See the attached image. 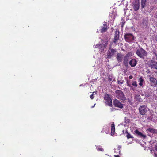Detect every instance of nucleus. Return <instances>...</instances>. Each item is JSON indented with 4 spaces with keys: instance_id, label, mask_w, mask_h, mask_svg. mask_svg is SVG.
Here are the masks:
<instances>
[{
    "instance_id": "38",
    "label": "nucleus",
    "mask_w": 157,
    "mask_h": 157,
    "mask_svg": "<svg viewBox=\"0 0 157 157\" xmlns=\"http://www.w3.org/2000/svg\"><path fill=\"white\" fill-rule=\"evenodd\" d=\"M128 120V122H129V120Z\"/></svg>"
},
{
    "instance_id": "18",
    "label": "nucleus",
    "mask_w": 157,
    "mask_h": 157,
    "mask_svg": "<svg viewBox=\"0 0 157 157\" xmlns=\"http://www.w3.org/2000/svg\"><path fill=\"white\" fill-rule=\"evenodd\" d=\"M102 41L104 44H103L102 45V46H104V48H106L108 43V38L106 37L105 39H104L102 40Z\"/></svg>"
},
{
    "instance_id": "25",
    "label": "nucleus",
    "mask_w": 157,
    "mask_h": 157,
    "mask_svg": "<svg viewBox=\"0 0 157 157\" xmlns=\"http://www.w3.org/2000/svg\"><path fill=\"white\" fill-rule=\"evenodd\" d=\"M146 0H141V7L142 8H144L146 5Z\"/></svg>"
},
{
    "instance_id": "9",
    "label": "nucleus",
    "mask_w": 157,
    "mask_h": 157,
    "mask_svg": "<svg viewBox=\"0 0 157 157\" xmlns=\"http://www.w3.org/2000/svg\"><path fill=\"white\" fill-rule=\"evenodd\" d=\"M113 105L115 107L121 109L123 107V105L118 100L116 99L113 101Z\"/></svg>"
},
{
    "instance_id": "21",
    "label": "nucleus",
    "mask_w": 157,
    "mask_h": 157,
    "mask_svg": "<svg viewBox=\"0 0 157 157\" xmlns=\"http://www.w3.org/2000/svg\"><path fill=\"white\" fill-rule=\"evenodd\" d=\"M146 131H149L150 132L153 133H157V130L152 128H147Z\"/></svg>"
},
{
    "instance_id": "29",
    "label": "nucleus",
    "mask_w": 157,
    "mask_h": 157,
    "mask_svg": "<svg viewBox=\"0 0 157 157\" xmlns=\"http://www.w3.org/2000/svg\"><path fill=\"white\" fill-rule=\"evenodd\" d=\"M118 84H123V82H120V81H118Z\"/></svg>"
},
{
    "instance_id": "10",
    "label": "nucleus",
    "mask_w": 157,
    "mask_h": 157,
    "mask_svg": "<svg viewBox=\"0 0 157 157\" xmlns=\"http://www.w3.org/2000/svg\"><path fill=\"white\" fill-rule=\"evenodd\" d=\"M107 22H104L103 24V26L102 27L101 29L100 30V32L102 33L105 32L108 29Z\"/></svg>"
},
{
    "instance_id": "22",
    "label": "nucleus",
    "mask_w": 157,
    "mask_h": 157,
    "mask_svg": "<svg viewBox=\"0 0 157 157\" xmlns=\"http://www.w3.org/2000/svg\"><path fill=\"white\" fill-rule=\"evenodd\" d=\"M139 85L140 86H142L143 85V82H144V79L143 78V77H140L139 79Z\"/></svg>"
},
{
    "instance_id": "33",
    "label": "nucleus",
    "mask_w": 157,
    "mask_h": 157,
    "mask_svg": "<svg viewBox=\"0 0 157 157\" xmlns=\"http://www.w3.org/2000/svg\"><path fill=\"white\" fill-rule=\"evenodd\" d=\"M112 78H109V81H111L112 80Z\"/></svg>"
},
{
    "instance_id": "31",
    "label": "nucleus",
    "mask_w": 157,
    "mask_h": 157,
    "mask_svg": "<svg viewBox=\"0 0 157 157\" xmlns=\"http://www.w3.org/2000/svg\"><path fill=\"white\" fill-rule=\"evenodd\" d=\"M99 149L100 151H102L103 150V149L102 148H99Z\"/></svg>"
},
{
    "instance_id": "28",
    "label": "nucleus",
    "mask_w": 157,
    "mask_h": 157,
    "mask_svg": "<svg viewBox=\"0 0 157 157\" xmlns=\"http://www.w3.org/2000/svg\"><path fill=\"white\" fill-rule=\"evenodd\" d=\"M110 109L111 112L114 111L115 110V108H111Z\"/></svg>"
},
{
    "instance_id": "14",
    "label": "nucleus",
    "mask_w": 157,
    "mask_h": 157,
    "mask_svg": "<svg viewBox=\"0 0 157 157\" xmlns=\"http://www.w3.org/2000/svg\"><path fill=\"white\" fill-rule=\"evenodd\" d=\"M103 44H97L96 45L95 48H98L101 51V52L103 51L105 48H104V46H102V45Z\"/></svg>"
},
{
    "instance_id": "5",
    "label": "nucleus",
    "mask_w": 157,
    "mask_h": 157,
    "mask_svg": "<svg viewBox=\"0 0 157 157\" xmlns=\"http://www.w3.org/2000/svg\"><path fill=\"white\" fill-rule=\"evenodd\" d=\"M148 109L147 106L145 105L140 106L139 108V112L140 114L142 115H145Z\"/></svg>"
},
{
    "instance_id": "32",
    "label": "nucleus",
    "mask_w": 157,
    "mask_h": 157,
    "mask_svg": "<svg viewBox=\"0 0 157 157\" xmlns=\"http://www.w3.org/2000/svg\"><path fill=\"white\" fill-rule=\"evenodd\" d=\"M155 149L156 151H157V145L155 146Z\"/></svg>"
},
{
    "instance_id": "20",
    "label": "nucleus",
    "mask_w": 157,
    "mask_h": 157,
    "mask_svg": "<svg viewBox=\"0 0 157 157\" xmlns=\"http://www.w3.org/2000/svg\"><path fill=\"white\" fill-rule=\"evenodd\" d=\"M111 134L113 135L115 132V125L114 122H113L111 125Z\"/></svg>"
},
{
    "instance_id": "27",
    "label": "nucleus",
    "mask_w": 157,
    "mask_h": 157,
    "mask_svg": "<svg viewBox=\"0 0 157 157\" xmlns=\"http://www.w3.org/2000/svg\"><path fill=\"white\" fill-rule=\"evenodd\" d=\"M94 93V92H93V93L91 95H90V98H91V99H93L94 98V96H93V95H94V94H93Z\"/></svg>"
},
{
    "instance_id": "8",
    "label": "nucleus",
    "mask_w": 157,
    "mask_h": 157,
    "mask_svg": "<svg viewBox=\"0 0 157 157\" xmlns=\"http://www.w3.org/2000/svg\"><path fill=\"white\" fill-rule=\"evenodd\" d=\"M154 61L155 60H152L148 61V64L149 65V66L152 68H154L156 69L157 66V62H155Z\"/></svg>"
},
{
    "instance_id": "15",
    "label": "nucleus",
    "mask_w": 157,
    "mask_h": 157,
    "mask_svg": "<svg viewBox=\"0 0 157 157\" xmlns=\"http://www.w3.org/2000/svg\"><path fill=\"white\" fill-rule=\"evenodd\" d=\"M128 85L130 87H131V88H132V90L134 91L135 90L134 88L136 87L137 86V84L136 81H133L132 83V86H131L130 85L128 84Z\"/></svg>"
},
{
    "instance_id": "24",
    "label": "nucleus",
    "mask_w": 157,
    "mask_h": 157,
    "mask_svg": "<svg viewBox=\"0 0 157 157\" xmlns=\"http://www.w3.org/2000/svg\"><path fill=\"white\" fill-rule=\"evenodd\" d=\"M136 100L138 102H140L141 101V99L140 95H136L135 96Z\"/></svg>"
},
{
    "instance_id": "23",
    "label": "nucleus",
    "mask_w": 157,
    "mask_h": 157,
    "mask_svg": "<svg viewBox=\"0 0 157 157\" xmlns=\"http://www.w3.org/2000/svg\"><path fill=\"white\" fill-rule=\"evenodd\" d=\"M152 59L154 60H157V53L156 52L153 53Z\"/></svg>"
},
{
    "instance_id": "30",
    "label": "nucleus",
    "mask_w": 157,
    "mask_h": 157,
    "mask_svg": "<svg viewBox=\"0 0 157 157\" xmlns=\"http://www.w3.org/2000/svg\"><path fill=\"white\" fill-rule=\"evenodd\" d=\"M133 78V76L132 75H130L129 76V78L130 79H132Z\"/></svg>"
},
{
    "instance_id": "4",
    "label": "nucleus",
    "mask_w": 157,
    "mask_h": 157,
    "mask_svg": "<svg viewBox=\"0 0 157 157\" xmlns=\"http://www.w3.org/2000/svg\"><path fill=\"white\" fill-rule=\"evenodd\" d=\"M104 98L106 104L109 106H112V100L109 95L106 94L105 95Z\"/></svg>"
},
{
    "instance_id": "19",
    "label": "nucleus",
    "mask_w": 157,
    "mask_h": 157,
    "mask_svg": "<svg viewBox=\"0 0 157 157\" xmlns=\"http://www.w3.org/2000/svg\"><path fill=\"white\" fill-rule=\"evenodd\" d=\"M139 6L140 5L139 2H136L133 5L134 10L135 11L138 10L139 9Z\"/></svg>"
},
{
    "instance_id": "36",
    "label": "nucleus",
    "mask_w": 157,
    "mask_h": 157,
    "mask_svg": "<svg viewBox=\"0 0 157 157\" xmlns=\"http://www.w3.org/2000/svg\"><path fill=\"white\" fill-rule=\"evenodd\" d=\"M155 157H157V155H155Z\"/></svg>"
},
{
    "instance_id": "2",
    "label": "nucleus",
    "mask_w": 157,
    "mask_h": 157,
    "mask_svg": "<svg viewBox=\"0 0 157 157\" xmlns=\"http://www.w3.org/2000/svg\"><path fill=\"white\" fill-rule=\"evenodd\" d=\"M116 97L118 99L124 101L126 99L124 93L121 90H117L115 91Z\"/></svg>"
},
{
    "instance_id": "12",
    "label": "nucleus",
    "mask_w": 157,
    "mask_h": 157,
    "mask_svg": "<svg viewBox=\"0 0 157 157\" xmlns=\"http://www.w3.org/2000/svg\"><path fill=\"white\" fill-rule=\"evenodd\" d=\"M137 61L136 59H132L129 62V64L131 67H134L137 63Z\"/></svg>"
},
{
    "instance_id": "13",
    "label": "nucleus",
    "mask_w": 157,
    "mask_h": 157,
    "mask_svg": "<svg viewBox=\"0 0 157 157\" xmlns=\"http://www.w3.org/2000/svg\"><path fill=\"white\" fill-rule=\"evenodd\" d=\"M149 77L150 81L153 85H155L157 84V81L155 78L152 76H151V75H150Z\"/></svg>"
},
{
    "instance_id": "6",
    "label": "nucleus",
    "mask_w": 157,
    "mask_h": 157,
    "mask_svg": "<svg viewBox=\"0 0 157 157\" xmlns=\"http://www.w3.org/2000/svg\"><path fill=\"white\" fill-rule=\"evenodd\" d=\"M124 37L125 40L128 42L132 41L134 40V36L131 33H127L124 35Z\"/></svg>"
},
{
    "instance_id": "11",
    "label": "nucleus",
    "mask_w": 157,
    "mask_h": 157,
    "mask_svg": "<svg viewBox=\"0 0 157 157\" xmlns=\"http://www.w3.org/2000/svg\"><path fill=\"white\" fill-rule=\"evenodd\" d=\"M119 32L118 31H117L116 30L115 31L114 34V39L113 41V42L115 44H116L117 41L119 40Z\"/></svg>"
},
{
    "instance_id": "17",
    "label": "nucleus",
    "mask_w": 157,
    "mask_h": 157,
    "mask_svg": "<svg viewBox=\"0 0 157 157\" xmlns=\"http://www.w3.org/2000/svg\"><path fill=\"white\" fill-rule=\"evenodd\" d=\"M123 55L121 53H117L116 58L119 62H121L122 60Z\"/></svg>"
},
{
    "instance_id": "7",
    "label": "nucleus",
    "mask_w": 157,
    "mask_h": 157,
    "mask_svg": "<svg viewBox=\"0 0 157 157\" xmlns=\"http://www.w3.org/2000/svg\"><path fill=\"white\" fill-rule=\"evenodd\" d=\"M132 56V52H129L124 57L123 63L124 65H126L128 64V61L130 57Z\"/></svg>"
},
{
    "instance_id": "34",
    "label": "nucleus",
    "mask_w": 157,
    "mask_h": 157,
    "mask_svg": "<svg viewBox=\"0 0 157 157\" xmlns=\"http://www.w3.org/2000/svg\"><path fill=\"white\" fill-rule=\"evenodd\" d=\"M155 40L157 41V35L155 37Z\"/></svg>"
},
{
    "instance_id": "1",
    "label": "nucleus",
    "mask_w": 157,
    "mask_h": 157,
    "mask_svg": "<svg viewBox=\"0 0 157 157\" xmlns=\"http://www.w3.org/2000/svg\"><path fill=\"white\" fill-rule=\"evenodd\" d=\"M112 43L110 44L109 50L107 52L106 55V59H110L117 52V49L112 48Z\"/></svg>"
},
{
    "instance_id": "16",
    "label": "nucleus",
    "mask_w": 157,
    "mask_h": 157,
    "mask_svg": "<svg viewBox=\"0 0 157 157\" xmlns=\"http://www.w3.org/2000/svg\"><path fill=\"white\" fill-rule=\"evenodd\" d=\"M135 132L136 134L140 136L141 137H143L144 138H145L146 137V136L145 135L143 134L142 133L140 132L137 129L135 131Z\"/></svg>"
},
{
    "instance_id": "3",
    "label": "nucleus",
    "mask_w": 157,
    "mask_h": 157,
    "mask_svg": "<svg viewBox=\"0 0 157 157\" xmlns=\"http://www.w3.org/2000/svg\"><path fill=\"white\" fill-rule=\"evenodd\" d=\"M136 54L140 58H144V56H146L147 52L142 48L137 50Z\"/></svg>"
},
{
    "instance_id": "37",
    "label": "nucleus",
    "mask_w": 157,
    "mask_h": 157,
    "mask_svg": "<svg viewBox=\"0 0 157 157\" xmlns=\"http://www.w3.org/2000/svg\"><path fill=\"white\" fill-rule=\"evenodd\" d=\"M95 105V104H94V106H93L92 107V108H93V107Z\"/></svg>"
},
{
    "instance_id": "26",
    "label": "nucleus",
    "mask_w": 157,
    "mask_h": 157,
    "mask_svg": "<svg viewBox=\"0 0 157 157\" xmlns=\"http://www.w3.org/2000/svg\"><path fill=\"white\" fill-rule=\"evenodd\" d=\"M126 133H127L126 137L128 139L133 138L132 136L127 131H126Z\"/></svg>"
},
{
    "instance_id": "35",
    "label": "nucleus",
    "mask_w": 157,
    "mask_h": 157,
    "mask_svg": "<svg viewBox=\"0 0 157 157\" xmlns=\"http://www.w3.org/2000/svg\"><path fill=\"white\" fill-rule=\"evenodd\" d=\"M154 1L156 2H157V0H154Z\"/></svg>"
}]
</instances>
